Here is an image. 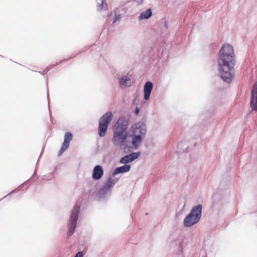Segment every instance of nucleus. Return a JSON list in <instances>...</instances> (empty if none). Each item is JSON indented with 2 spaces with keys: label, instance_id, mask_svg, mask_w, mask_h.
<instances>
[{
  "label": "nucleus",
  "instance_id": "nucleus-1",
  "mask_svg": "<svg viewBox=\"0 0 257 257\" xmlns=\"http://www.w3.org/2000/svg\"><path fill=\"white\" fill-rule=\"evenodd\" d=\"M235 55L233 47L224 44L220 48L217 59L219 76L225 82L230 83L234 77Z\"/></svg>",
  "mask_w": 257,
  "mask_h": 257
},
{
  "label": "nucleus",
  "instance_id": "nucleus-2",
  "mask_svg": "<svg viewBox=\"0 0 257 257\" xmlns=\"http://www.w3.org/2000/svg\"><path fill=\"white\" fill-rule=\"evenodd\" d=\"M131 130L132 147L136 149L140 145L143 138L146 134L147 126L145 122L142 120L135 123L132 126Z\"/></svg>",
  "mask_w": 257,
  "mask_h": 257
},
{
  "label": "nucleus",
  "instance_id": "nucleus-3",
  "mask_svg": "<svg viewBox=\"0 0 257 257\" xmlns=\"http://www.w3.org/2000/svg\"><path fill=\"white\" fill-rule=\"evenodd\" d=\"M114 145L119 146L120 148L125 149L132 148V138L127 136V132H121L119 130H114L112 138Z\"/></svg>",
  "mask_w": 257,
  "mask_h": 257
},
{
  "label": "nucleus",
  "instance_id": "nucleus-4",
  "mask_svg": "<svg viewBox=\"0 0 257 257\" xmlns=\"http://www.w3.org/2000/svg\"><path fill=\"white\" fill-rule=\"evenodd\" d=\"M202 208L200 204L192 208L190 213L184 219L183 223L185 227H190L199 221L201 216Z\"/></svg>",
  "mask_w": 257,
  "mask_h": 257
},
{
  "label": "nucleus",
  "instance_id": "nucleus-5",
  "mask_svg": "<svg viewBox=\"0 0 257 257\" xmlns=\"http://www.w3.org/2000/svg\"><path fill=\"white\" fill-rule=\"evenodd\" d=\"M113 115L111 112H107L100 117L98 128V134L100 137H103L105 135L108 125Z\"/></svg>",
  "mask_w": 257,
  "mask_h": 257
},
{
  "label": "nucleus",
  "instance_id": "nucleus-6",
  "mask_svg": "<svg viewBox=\"0 0 257 257\" xmlns=\"http://www.w3.org/2000/svg\"><path fill=\"white\" fill-rule=\"evenodd\" d=\"M80 208V206L77 204L74 206V208L72 210L68 222L69 230L68 235L69 236L72 235L75 231Z\"/></svg>",
  "mask_w": 257,
  "mask_h": 257
},
{
  "label": "nucleus",
  "instance_id": "nucleus-7",
  "mask_svg": "<svg viewBox=\"0 0 257 257\" xmlns=\"http://www.w3.org/2000/svg\"><path fill=\"white\" fill-rule=\"evenodd\" d=\"M72 134L71 133H66L64 136V142L61 149L58 153V156H61L69 147L70 141L72 140Z\"/></svg>",
  "mask_w": 257,
  "mask_h": 257
},
{
  "label": "nucleus",
  "instance_id": "nucleus-8",
  "mask_svg": "<svg viewBox=\"0 0 257 257\" xmlns=\"http://www.w3.org/2000/svg\"><path fill=\"white\" fill-rule=\"evenodd\" d=\"M140 154V152L132 153L121 158L119 160V163L122 164L127 165V164L132 162L135 159L138 158Z\"/></svg>",
  "mask_w": 257,
  "mask_h": 257
},
{
  "label": "nucleus",
  "instance_id": "nucleus-9",
  "mask_svg": "<svg viewBox=\"0 0 257 257\" xmlns=\"http://www.w3.org/2000/svg\"><path fill=\"white\" fill-rule=\"evenodd\" d=\"M128 125V120L124 117H119L115 125V130H119L121 132H126Z\"/></svg>",
  "mask_w": 257,
  "mask_h": 257
},
{
  "label": "nucleus",
  "instance_id": "nucleus-10",
  "mask_svg": "<svg viewBox=\"0 0 257 257\" xmlns=\"http://www.w3.org/2000/svg\"><path fill=\"white\" fill-rule=\"evenodd\" d=\"M250 106L252 110H257V81L253 85L251 90Z\"/></svg>",
  "mask_w": 257,
  "mask_h": 257
},
{
  "label": "nucleus",
  "instance_id": "nucleus-11",
  "mask_svg": "<svg viewBox=\"0 0 257 257\" xmlns=\"http://www.w3.org/2000/svg\"><path fill=\"white\" fill-rule=\"evenodd\" d=\"M118 179L110 177L104 185L102 191L103 193L111 191L114 185L117 182Z\"/></svg>",
  "mask_w": 257,
  "mask_h": 257
},
{
  "label": "nucleus",
  "instance_id": "nucleus-12",
  "mask_svg": "<svg viewBox=\"0 0 257 257\" xmlns=\"http://www.w3.org/2000/svg\"><path fill=\"white\" fill-rule=\"evenodd\" d=\"M119 85L122 89L129 87L131 86V80L130 78L126 75H122L118 80Z\"/></svg>",
  "mask_w": 257,
  "mask_h": 257
},
{
  "label": "nucleus",
  "instance_id": "nucleus-13",
  "mask_svg": "<svg viewBox=\"0 0 257 257\" xmlns=\"http://www.w3.org/2000/svg\"><path fill=\"white\" fill-rule=\"evenodd\" d=\"M153 84L151 81H147L144 86V99L148 100L149 99L151 91L153 89Z\"/></svg>",
  "mask_w": 257,
  "mask_h": 257
},
{
  "label": "nucleus",
  "instance_id": "nucleus-14",
  "mask_svg": "<svg viewBox=\"0 0 257 257\" xmlns=\"http://www.w3.org/2000/svg\"><path fill=\"white\" fill-rule=\"evenodd\" d=\"M103 173L102 167L100 165H96L93 169L92 178L95 180H99L102 177Z\"/></svg>",
  "mask_w": 257,
  "mask_h": 257
},
{
  "label": "nucleus",
  "instance_id": "nucleus-15",
  "mask_svg": "<svg viewBox=\"0 0 257 257\" xmlns=\"http://www.w3.org/2000/svg\"><path fill=\"white\" fill-rule=\"evenodd\" d=\"M130 170L131 166L130 165L124 164V165L122 166L116 167L114 169L113 172H112V177H113L118 174L128 172L130 171Z\"/></svg>",
  "mask_w": 257,
  "mask_h": 257
},
{
  "label": "nucleus",
  "instance_id": "nucleus-16",
  "mask_svg": "<svg viewBox=\"0 0 257 257\" xmlns=\"http://www.w3.org/2000/svg\"><path fill=\"white\" fill-rule=\"evenodd\" d=\"M152 16V12L151 9H148L145 11L142 12L139 17V20H142L145 19H148Z\"/></svg>",
  "mask_w": 257,
  "mask_h": 257
},
{
  "label": "nucleus",
  "instance_id": "nucleus-17",
  "mask_svg": "<svg viewBox=\"0 0 257 257\" xmlns=\"http://www.w3.org/2000/svg\"><path fill=\"white\" fill-rule=\"evenodd\" d=\"M97 3V9L99 11L107 10V7L106 3L104 4L105 0H96Z\"/></svg>",
  "mask_w": 257,
  "mask_h": 257
},
{
  "label": "nucleus",
  "instance_id": "nucleus-18",
  "mask_svg": "<svg viewBox=\"0 0 257 257\" xmlns=\"http://www.w3.org/2000/svg\"><path fill=\"white\" fill-rule=\"evenodd\" d=\"M115 19L113 20L112 23L113 24H114L115 22H116L117 21L119 20L120 18V15H115Z\"/></svg>",
  "mask_w": 257,
  "mask_h": 257
},
{
  "label": "nucleus",
  "instance_id": "nucleus-19",
  "mask_svg": "<svg viewBox=\"0 0 257 257\" xmlns=\"http://www.w3.org/2000/svg\"><path fill=\"white\" fill-rule=\"evenodd\" d=\"M74 257H83L82 252H77Z\"/></svg>",
  "mask_w": 257,
  "mask_h": 257
},
{
  "label": "nucleus",
  "instance_id": "nucleus-20",
  "mask_svg": "<svg viewBox=\"0 0 257 257\" xmlns=\"http://www.w3.org/2000/svg\"><path fill=\"white\" fill-rule=\"evenodd\" d=\"M164 27H165L166 29L168 28V22L166 20H165L164 22Z\"/></svg>",
  "mask_w": 257,
  "mask_h": 257
},
{
  "label": "nucleus",
  "instance_id": "nucleus-21",
  "mask_svg": "<svg viewBox=\"0 0 257 257\" xmlns=\"http://www.w3.org/2000/svg\"><path fill=\"white\" fill-rule=\"evenodd\" d=\"M139 111V109L138 108H136V113L138 114Z\"/></svg>",
  "mask_w": 257,
  "mask_h": 257
}]
</instances>
